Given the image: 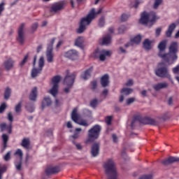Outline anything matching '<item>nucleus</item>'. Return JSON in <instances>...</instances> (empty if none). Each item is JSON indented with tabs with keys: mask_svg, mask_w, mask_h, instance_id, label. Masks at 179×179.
Segmentation results:
<instances>
[{
	"mask_svg": "<svg viewBox=\"0 0 179 179\" xmlns=\"http://www.w3.org/2000/svg\"><path fill=\"white\" fill-rule=\"evenodd\" d=\"M168 86H169V84L164 82V83H161L154 85L153 89L156 90V92H158L159 90L167 88Z\"/></svg>",
	"mask_w": 179,
	"mask_h": 179,
	"instance_id": "nucleus-25",
	"label": "nucleus"
},
{
	"mask_svg": "<svg viewBox=\"0 0 179 179\" xmlns=\"http://www.w3.org/2000/svg\"><path fill=\"white\" fill-rule=\"evenodd\" d=\"M111 43V36L110 34H106L103 38L101 45H108Z\"/></svg>",
	"mask_w": 179,
	"mask_h": 179,
	"instance_id": "nucleus-27",
	"label": "nucleus"
},
{
	"mask_svg": "<svg viewBox=\"0 0 179 179\" xmlns=\"http://www.w3.org/2000/svg\"><path fill=\"white\" fill-rule=\"evenodd\" d=\"M0 128L2 132L6 131L9 134L12 133V123H10L8 125L6 123H1Z\"/></svg>",
	"mask_w": 179,
	"mask_h": 179,
	"instance_id": "nucleus-19",
	"label": "nucleus"
},
{
	"mask_svg": "<svg viewBox=\"0 0 179 179\" xmlns=\"http://www.w3.org/2000/svg\"><path fill=\"white\" fill-rule=\"evenodd\" d=\"M138 122V117H134V119H133L131 123V128L134 129L135 127V124Z\"/></svg>",
	"mask_w": 179,
	"mask_h": 179,
	"instance_id": "nucleus-43",
	"label": "nucleus"
},
{
	"mask_svg": "<svg viewBox=\"0 0 179 179\" xmlns=\"http://www.w3.org/2000/svg\"><path fill=\"white\" fill-rule=\"evenodd\" d=\"M76 79V75L74 73L71 74L70 76H66L64 80V85H66L67 87H72L73 86V82Z\"/></svg>",
	"mask_w": 179,
	"mask_h": 179,
	"instance_id": "nucleus-14",
	"label": "nucleus"
},
{
	"mask_svg": "<svg viewBox=\"0 0 179 179\" xmlns=\"http://www.w3.org/2000/svg\"><path fill=\"white\" fill-rule=\"evenodd\" d=\"M177 52H178V45L177 42L171 43L169 48V52L166 53L165 62L168 65H173L178 59Z\"/></svg>",
	"mask_w": 179,
	"mask_h": 179,
	"instance_id": "nucleus-3",
	"label": "nucleus"
},
{
	"mask_svg": "<svg viewBox=\"0 0 179 179\" xmlns=\"http://www.w3.org/2000/svg\"><path fill=\"white\" fill-rule=\"evenodd\" d=\"M61 81V76H56L52 78V83H53V86L52 88L49 90V93L53 96L54 97L56 96L57 92H58V88H59V83Z\"/></svg>",
	"mask_w": 179,
	"mask_h": 179,
	"instance_id": "nucleus-8",
	"label": "nucleus"
},
{
	"mask_svg": "<svg viewBox=\"0 0 179 179\" xmlns=\"http://www.w3.org/2000/svg\"><path fill=\"white\" fill-rule=\"evenodd\" d=\"M7 118L10 122L12 123L13 122V116L11 112L8 113Z\"/></svg>",
	"mask_w": 179,
	"mask_h": 179,
	"instance_id": "nucleus-52",
	"label": "nucleus"
},
{
	"mask_svg": "<svg viewBox=\"0 0 179 179\" xmlns=\"http://www.w3.org/2000/svg\"><path fill=\"white\" fill-rule=\"evenodd\" d=\"M15 61L12 59H8L4 62V68L6 71L11 70L14 66Z\"/></svg>",
	"mask_w": 179,
	"mask_h": 179,
	"instance_id": "nucleus-21",
	"label": "nucleus"
},
{
	"mask_svg": "<svg viewBox=\"0 0 179 179\" xmlns=\"http://www.w3.org/2000/svg\"><path fill=\"white\" fill-rule=\"evenodd\" d=\"M155 75L158 78H166V79H169V80H172V76L170 73V71H169V69L166 66L159 67L157 69H156Z\"/></svg>",
	"mask_w": 179,
	"mask_h": 179,
	"instance_id": "nucleus-6",
	"label": "nucleus"
},
{
	"mask_svg": "<svg viewBox=\"0 0 179 179\" xmlns=\"http://www.w3.org/2000/svg\"><path fill=\"white\" fill-rule=\"evenodd\" d=\"M142 0H136L135 3H134V6H133L134 7V8H137L138 5L140 3H142Z\"/></svg>",
	"mask_w": 179,
	"mask_h": 179,
	"instance_id": "nucleus-62",
	"label": "nucleus"
},
{
	"mask_svg": "<svg viewBox=\"0 0 179 179\" xmlns=\"http://www.w3.org/2000/svg\"><path fill=\"white\" fill-rule=\"evenodd\" d=\"M176 27V25L175 23H172L169 26V28L166 32V36L167 38L171 37L172 34H173V31L175 30Z\"/></svg>",
	"mask_w": 179,
	"mask_h": 179,
	"instance_id": "nucleus-26",
	"label": "nucleus"
},
{
	"mask_svg": "<svg viewBox=\"0 0 179 179\" xmlns=\"http://www.w3.org/2000/svg\"><path fill=\"white\" fill-rule=\"evenodd\" d=\"M73 143L75 145L78 150H81L83 149V146L81 145L80 143H76V141H73Z\"/></svg>",
	"mask_w": 179,
	"mask_h": 179,
	"instance_id": "nucleus-53",
	"label": "nucleus"
},
{
	"mask_svg": "<svg viewBox=\"0 0 179 179\" xmlns=\"http://www.w3.org/2000/svg\"><path fill=\"white\" fill-rule=\"evenodd\" d=\"M84 43V38L82 36L78 37L75 41V45L81 48Z\"/></svg>",
	"mask_w": 179,
	"mask_h": 179,
	"instance_id": "nucleus-34",
	"label": "nucleus"
},
{
	"mask_svg": "<svg viewBox=\"0 0 179 179\" xmlns=\"http://www.w3.org/2000/svg\"><path fill=\"white\" fill-rule=\"evenodd\" d=\"M103 11L102 8H100L97 12L95 11V8H92L88 15L82 18L80 21V27L77 29L78 34H82L86 29V26H90L92 20L96 17V15L101 13Z\"/></svg>",
	"mask_w": 179,
	"mask_h": 179,
	"instance_id": "nucleus-1",
	"label": "nucleus"
},
{
	"mask_svg": "<svg viewBox=\"0 0 179 179\" xmlns=\"http://www.w3.org/2000/svg\"><path fill=\"white\" fill-rule=\"evenodd\" d=\"M10 94H11V90L9 87H7L5 90L4 92V99L6 100L9 99L10 96Z\"/></svg>",
	"mask_w": 179,
	"mask_h": 179,
	"instance_id": "nucleus-37",
	"label": "nucleus"
},
{
	"mask_svg": "<svg viewBox=\"0 0 179 179\" xmlns=\"http://www.w3.org/2000/svg\"><path fill=\"white\" fill-rule=\"evenodd\" d=\"M81 131H82L81 128H76L74 134H77L79 136L80 132Z\"/></svg>",
	"mask_w": 179,
	"mask_h": 179,
	"instance_id": "nucleus-64",
	"label": "nucleus"
},
{
	"mask_svg": "<svg viewBox=\"0 0 179 179\" xmlns=\"http://www.w3.org/2000/svg\"><path fill=\"white\" fill-rule=\"evenodd\" d=\"M109 76L108 74L103 75L101 78V85L103 87H106L109 85Z\"/></svg>",
	"mask_w": 179,
	"mask_h": 179,
	"instance_id": "nucleus-24",
	"label": "nucleus"
},
{
	"mask_svg": "<svg viewBox=\"0 0 179 179\" xmlns=\"http://www.w3.org/2000/svg\"><path fill=\"white\" fill-rule=\"evenodd\" d=\"M117 52L119 54V55H121V54H126L127 53V50L126 49H124L122 46H120L117 48Z\"/></svg>",
	"mask_w": 179,
	"mask_h": 179,
	"instance_id": "nucleus-40",
	"label": "nucleus"
},
{
	"mask_svg": "<svg viewBox=\"0 0 179 179\" xmlns=\"http://www.w3.org/2000/svg\"><path fill=\"white\" fill-rule=\"evenodd\" d=\"M123 95L127 96L133 92V89L124 87L121 92Z\"/></svg>",
	"mask_w": 179,
	"mask_h": 179,
	"instance_id": "nucleus-36",
	"label": "nucleus"
},
{
	"mask_svg": "<svg viewBox=\"0 0 179 179\" xmlns=\"http://www.w3.org/2000/svg\"><path fill=\"white\" fill-rule=\"evenodd\" d=\"M134 101H135V98L134 97L129 98L127 100V104L128 105L132 104Z\"/></svg>",
	"mask_w": 179,
	"mask_h": 179,
	"instance_id": "nucleus-58",
	"label": "nucleus"
},
{
	"mask_svg": "<svg viewBox=\"0 0 179 179\" xmlns=\"http://www.w3.org/2000/svg\"><path fill=\"white\" fill-rule=\"evenodd\" d=\"M15 168L18 171H21L22 170V160H20L18 163L15 162Z\"/></svg>",
	"mask_w": 179,
	"mask_h": 179,
	"instance_id": "nucleus-48",
	"label": "nucleus"
},
{
	"mask_svg": "<svg viewBox=\"0 0 179 179\" xmlns=\"http://www.w3.org/2000/svg\"><path fill=\"white\" fill-rule=\"evenodd\" d=\"M7 167L6 166H1V164L0 163V179H2V175L4 172H6Z\"/></svg>",
	"mask_w": 179,
	"mask_h": 179,
	"instance_id": "nucleus-39",
	"label": "nucleus"
},
{
	"mask_svg": "<svg viewBox=\"0 0 179 179\" xmlns=\"http://www.w3.org/2000/svg\"><path fill=\"white\" fill-rule=\"evenodd\" d=\"M166 45H167V41L164 40V41H161L157 46V48L159 50L157 55L159 57L162 59L164 62H165L166 57L167 55L166 53L165 52Z\"/></svg>",
	"mask_w": 179,
	"mask_h": 179,
	"instance_id": "nucleus-9",
	"label": "nucleus"
},
{
	"mask_svg": "<svg viewBox=\"0 0 179 179\" xmlns=\"http://www.w3.org/2000/svg\"><path fill=\"white\" fill-rule=\"evenodd\" d=\"M163 0H155V3L153 5V8L155 9H157L159 8V6L161 5V3H162Z\"/></svg>",
	"mask_w": 179,
	"mask_h": 179,
	"instance_id": "nucleus-42",
	"label": "nucleus"
},
{
	"mask_svg": "<svg viewBox=\"0 0 179 179\" xmlns=\"http://www.w3.org/2000/svg\"><path fill=\"white\" fill-rule=\"evenodd\" d=\"M29 144H30V141L29 139L27 138H24L22 140V143H21V145L22 147H23L25 149H29Z\"/></svg>",
	"mask_w": 179,
	"mask_h": 179,
	"instance_id": "nucleus-32",
	"label": "nucleus"
},
{
	"mask_svg": "<svg viewBox=\"0 0 179 179\" xmlns=\"http://www.w3.org/2000/svg\"><path fill=\"white\" fill-rule=\"evenodd\" d=\"M55 38H52L50 45H48L47 48L46 57L48 63L53 62L54 55L52 53V50H53V44L55 43Z\"/></svg>",
	"mask_w": 179,
	"mask_h": 179,
	"instance_id": "nucleus-12",
	"label": "nucleus"
},
{
	"mask_svg": "<svg viewBox=\"0 0 179 179\" xmlns=\"http://www.w3.org/2000/svg\"><path fill=\"white\" fill-rule=\"evenodd\" d=\"M127 30V27L124 25L120 26V27L118 28V33L122 34Z\"/></svg>",
	"mask_w": 179,
	"mask_h": 179,
	"instance_id": "nucleus-44",
	"label": "nucleus"
},
{
	"mask_svg": "<svg viewBox=\"0 0 179 179\" xmlns=\"http://www.w3.org/2000/svg\"><path fill=\"white\" fill-rule=\"evenodd\" d=\"M112 138H113V143H117V142H118V137H117V136H116V134H113L112 135Z\"/></svg>",
	"mask_w": 179,
	"mask_h": 179,
	"instance_id": "nucleus-59",
	"label": "nucleus"
},
{
	"mask_svg": "<svg viewBox=\"0 0 179 179\" xmlns=\"http://www.w3.org/2000/svg\"><path fill=\"white\" fill-rule=\"evenodd\" d=\"M91 85H92V90H95L97 87V82L96 80H94L91 83Z\"/></svg>",
	"mask_w": 179,
	"mask_h": 179,
	"instance_id": "nucleus-60",
	"label": "nucleus"
},
{
	"mask_svg": "<svg viewBox=\"0 0 179 179\" xmlns=\"http://www.w3.org/2000/svg\"><path fill=\"white\" fill-rule=\"evenodd\" d=\"M103 169L108 179H117V172L115 162L112 159L106 161L103 165Z\"/></svg>",
	"mask_w": 179,
	"mask_h": 179,
	"instance_id": "nucleus-2",
	"label": "nucleus"
},
{
	"mask_svg": "<svg viewBox=\"0 0 179 179\" xmlns=\"http://www.w3.org/2000/svg\"><path fill=\"white\" fill-rule=\"evenodd\" d=\"M133 85H134V81H133V80L130 79V80H129L127 82V83L125 84V86H127V87H131V86H132Z\"/></svg>",
	"mask_w": 179,
	"mask_h": 179,
	"instance_id": "nucleus-61",
	"label": "nucleus"
},
{
	"mask_svg": "<svg viewBox=\"0 0 179 179\" xmlns=\"http://www.w3.org/2000/svg\"><path fill=\"white\" fill-rule=\"evenodd\" d=\"M80 115L78 113V109L75 108L73 109L72 113H71V119L73 122H75L77 124L80 126H83L85 127H89V123L85 120H79Z\"/></svg>",
	"mask_w": 179,
	"mask_h": 179,
	"instance_id": "nucleus-7",
	"label": "nucleus"
},
{
	"mask_svg": "<svg viewBox=\"0 0 179 179\" xmlns=\"http://www.w3.org/2000/svg\"><path fill=\"white\" fill-rule=\"evenodd\" d=\"M66 2L64 1H60L51 6L50 9V13H58L62 11L66 6Z\"/></svg>",
	"mask_w": 179,
	"mask_h": 179,
	"instance_id": "nucleus-11",
	"label": "nucleus"
},
{
	"mask_svg": "<svg viewBox=\"0 0 179 179\" xmlns=\"http://www.w3.org/2000/svg\"><path fill=\"white\" fill-rule=\"evenodd\" d=\"M152 175H143L139 178V179H152Z\"/></svg>",
	"mask_w": 179,
	"mask_h": 179,
	"instance_id": "nucleus-55",
	"label": "nucleus"
},
{
	"mask_svg": "<svg viewBox=\"0 0 179 179\" xmlns=\"http://www.w3.org/2000/svg\"><path fill=\"white\" fill-rule=\"evenodd\" d=\"M59 169L57 166H55V167L50 166L45 169V173L48 176L54 175L55 173H59Z\"/></svg>",
	"mask_w": 179,
	"mask_h": 179,
	"instance_id": "nucleus-23",
	"label": "nucleus"
},
{
	"mask_svg": "<svg viewBox=\"0 0 179 179\" xmlns=\"http://www.w3.org/2000/svg\"><path fill=\"white\" fill-rule=\"evenodd\" d=\"M159 19V17H157L156 13L152 11L150 13L144 11L141 13V17L139 20V22L141 24L151 27V26H152Z\"/></svg>",
	"mask_w": 179,
	"mask_h": 179,
	"instance_id": "nucleus-4",
	"label": "nucleus"
},
{
	"mask_svg": "<svg viewBox=\"0 0 179 179\" xmlns=\"http://www.w3.org/2000/svg\"><path fill=\"white\" fill-rule=\"evenodd\" d=\"M10 155H11V152L10 151H8L6 155L3 157V159L5 161L8 162L10 160Z\"/></svg>",
	"mask_w": 179,
	"mask_h": 179,
	"instance_id": "nucleus-49",
	"label": "nucleus"
},
{
	"mask_svg": "<svg viewBox=\"0 0 179 179\" xmlns=\"http://www.w3.org/2000/svg\"><path fill=\"white\" fill-rule=\"evenodd\" d=\"M78 52L76 50H70L64 53V57L71 59L76 60L78 58Z\"/></svg>",
	"mask_w": 179,
	"mask_h": 179,
	"instance_id": "nucleus-16",
	"label": "nucleus"
},
{
	"mask_svg": "<svg viewBox=\"0 0 179 179\" xmlns=\"http://www.w3.org/2000/svg\"><path fill=\"white\" fill-rule=\"evenodd\" d=\"M172 72L175 75H179V65H177L175 68H173Z\"/></svg>",
	"mask_w": 179,
	"mask_h": 179,
	"instance_id": "nucleus-46",
	"label": "nucleus"
},
{
	"mask_svg": "<svg viewBox=\"0 0 179 179\" xmlns=\"http://www.w3.org/2000/svg\"><path fill=\"white\" fill-rule=\"evenodd\" d=\"M142 40V36L141 35H138L134 37V38L131 40V43H133V45L136 44L138 45L141 41Z\"/></svg>",
	"mask_w": 179,
	"mask_h": 179,
	"instance_id": "nucleus-35",
	"label": "nucleus"
},
{
	"mask_svg": "<svg viewBox=\"0 0 179 179\" xmlns=\"http://www.w3.org/2000/svg\"><path fill=\"white\" fill-rule=\"evenodd\" d=\"M37 98V87H34L29 95V99L32 101H36Z\"/></svg>",
	"mask_w": 179,
	"mask_h": 179,
	"instance_id": "nucleus-29",
	"label": "nucleus"
},
{
	"mask_svg": "<svg viewBox=\"0 0 179 179\" xmlns=\"http://www.w3.org/2000/svg\"><path fill=\"white\" fill-rule=\"evenodd\" d=\"M111 120H112V117L111 116H108L106 117V123L108 125L111 124Z\"/></svg>",
	"mask_w": 179,
	"mask_h": 179,
	"instance_id": "nucleus-57",
	"label": "nucleus"
},
{
	"mask_svg": "<svg viewBox=\"0 0 179 179\" xmlns=\"http://www.w3.org/2000/svg\"><path fill=\"white\" fill-rule=\"evenodd\" d=\"M99 143H94L91 147V155L92 157H96L99 154Z\"/></svg>",
	"mask_w": 179,
	"mask_h": 179,
	"instance_id": "nucleus-17",
	"label": "nucleus"
},
{
	"mask_svg": "<svg viewBox=\"0 0 179 179\" xmlns=\"http://www.w3.org/2000/svg\"><path fill=\"white\" fill-rule=\"evenodd\" d=\"M7 106L6 103H2L1 106H0V114L3 113V112L6 109Z\"/></svg>",
	"mask_w": 179,
	"mask_h": 179,
	"instance_id": "nucleus-56",
	"label": "nucleus"
},
{
	"mask_svg": "<svg viewBox=\"0 0 179 179\" xmlns=\"http://www.w3.org/2000/svg\"><path fill=\"white\" fill-rule=\"evenodd\" d=\"M15 155L20 156V160H22L23 152L22 150H17L15 152Z\"/></svg>",
	"mask_w": 179,
	"mask_h": 179,
	"instance_id": "nucleus-50",
	"label": "nucleus"
},
{
	"mask_svg": "<svg viewBox=\"0 0 179 179\" xmlns=\"http://www.w3.org/2000/svg\"><path fill=\"white\" fill-rule=\"evenodd\" d=\"M28 57H29L28 55H25V57H24L22 61L20 62L21 66H24L26 64V62H27Z\"/></svg>",
	"mask_w": 179,
	"mask_h": 179,
	"instance_id": "nucleus-54",
	"label": "nucleus"
},
{
	"mask_svg": "<svg viewBox=\"0 0 179 179\" xmlns=\"http://www.w3.org/2000/svg\"><path fill=\"white\" fill-rule=\"evenodd\" d=\"M90 104L92 108H96L98 105V100L96 99H92L90 101Z\"/></svg>",
	"mask_w": 179,
	"mask_h": 179,
	"instance_id": "nucleus-41",
	"label": "nucleus"
},
{
	"mask_svg": "<svg viewBox=\"0 0 179 179\" xmlns=\"http://www.w3.org/2000/svg\"><path fill=\"white\" fill-rule=\"evenodd\" d=\"M45 61L43 57H40L39 62H38V65L39 69L33 68L31 73V78H36L39 74L41 73L43 67L44 66Z\"/></svg>",
	"mask_w": 179,
	"mask_h": 179,
	"instance_id": "nucleus-10",
	"label": "nucleus"
},
{
	"mask_svg": "<svg viewBox=\"0 0 179 179\" xmlns=\"http://www.w3.org/2000/svg\"><path fill=\"white\" fill-rule=\"evenodd\" d=\"M143 124H150V125H154V126H156L158 124V123L155 120L151 119V118H145Z\"/></svg>",
	"mask_w": 179,
	"mask_h": 179,
	"instance_id": "nucleus-31",
	"label": "nucleus"
},
{
	"mask_svg": "<svg viewBox=\"0 0 179 179\" xmlns=\"http://www.w3.org/2000/svg\"><path fill=\"white\" fill-rule=\"evenodd\" d=\"M3 10H4V3L2 2L1 3H0V15Z\"/></svg>",
	"mask_w": 179,
	"mask_h": 179,
	"instance_id": "nucleus-63",
	"label": "nucleus"
},
{
	"mask_svg": "<svg viewBox=\"0 0 179 179\" xmlns=\"http://www.w3.org/2000/svg\"><path fill=\"white\" fill-rule=\"evenodd\" d=\"M95 53L99 54V59L101 62H104L106 60V57H110L111 55L110 51L105 50H99V49H96Z\"/></svg>",
	"mask_w": 179,
	"mask_h": 179,
	"instance_id": "nucleus-15",
	"label": "nucleus"
},
{
	"mask_svg": "<svg viewBox=\"0 0 179 179\" xmlns=\"http://www.w3.org/2000/svg\"><path fill=\"white\" fill-rule=\"evenodd\" d=\"M154 40H150L148 38H146L144 40L143 43V48L145 50H150L152 48V43H154Z\"/></svg>",
	"mask_w": 179,
	"mask_h": 179,
	"instance_id": "nucleus-20",
	"label": "nucleus"
},
{
	"mask_svg": "<svg viewBox=\"0 0 179 179\" xmlns=\"http://www.w3.org/2000/svg\"><path fill=\"white\" fill-rule=\"evenodd\" d=\"M104 25H105V18L101 17L99 21V27H103Z\"/></svg>",
	"mask_w": 179,
	"mask_h": 179,
	"instance_id": "nucleus-47",
	"label": "nucleus"
},
{
	"mask_svg": "<svg viewBox=\"0 0 179 179\" xmlns=\"http://www.w3.org/2000/svg\"><path fill=\"white\" fill-rule=\"evenodd\" d=\"M38 27V24L37 22H35L32 24L31 27V32H35Z\"/></svg>",
	"mask_w": 179,
	"mask_h": 179,
	"instance_id": "nucleus-45",
	"label": "nucleus"
},
{
	"mask_svg": "<svg viewBox=\"0 0 179 179\" xmlns=\"http://www.w3.org/2000/svg\"><path fill=\"white\" fill-rule=\"evenodd\" d=\"M52 104V100L49 96H45L42 103V108H44L45 106H49Z\"/></svg>",
	"mask_w": 179,
	"mask_h": 179,
	"instance_id": "nucleus-30",
	"label": "nucleus"
},
{
	"mask_svg": "<svg viewBox=\"0 0 179 179\" xmlns=\"http://www.w3.org/2000/svg\"><path fill=\"white\" fill-rule=\"evenodd\" d=\"M1 139H2V141H3V148L1 150V152H3V151L5 150H6V148L8 147V141H9V136L6 134H3L1 136Z\"/></svg>",
	"mask_w": 179,
	"mask_h": 179,
	"instance_id": "nucleus-22",
	"label": "nucleus"
},
{
	"mask_svg": "<svg viewBox=\"0 0 179 179\" xmlns=\"http://www.w3.org/2000/svg\"><path fill=\"white\" fill-rule=\"evenodd\" d=\"M25 109L30 113H34L35 110L34 104L30 103H27V106H25Z\"/></svg>",
	"mask_w": 179,
	"mask_h": 179,
	"instance_id": "nucleus-33",
	"label": "nucleus"
},
{
	"mask_svg": "<svg viewBox=\"0 0 179 179\" xmlns=\"http://www.w3.org/2000/svg\"><path fill=\"white\" fill-rule=\"evenodd\" d=\"M129 18V15L123 14L122 15V17L120 18V20H122V22H126L127 20H128Z\"/></svg>",
	"mask_w": 179,
	"mask_h": 179,
	"instance_id": "nucleus-51",
	"label": "nucleus"
},
{
	"mask_svg": "<svg viewBox=\"0 0 179 179\" xmlns=\"http://www.w3.org/2000/svg\"><path fill=\"white\" fill-rule=\"evenodd\" d=\"M178 162H179V157H169L168 159L162 161L161 163L164 166H168Z\"/></svg>",
	"mask_w": 179,
	"mask_h": 179,
	"instance_id": "nucleus-18",
	"label": "nucleus"
},
{
	"mask_svg": "<svg viewBox=\"0 0 179 179\" xmlns=\"http://www.w3.org/2000/svg\"><path fill=\"white\" fill-rule=\"evenodd\" d=\"M93 68L90 67L89 69H87V71H85L82 75H81V78L83 80H87L89 79V78L91 77V73L92 72Z\"/></svg>",
	"mask_w": 179,
	"mask_h": 179,
	"instance_id": "nucleus-28",
	"label": "nucleus"
},
{
	"mask_svg": "<svg viewBox=\"0 0 179 179\" xmlns=\"http://www.w3.org/2000/svg\"><path fill=\"white\" fill-rule=\"evenodd\" d=\"M22 102H19L15 106V111L16 113H21V112H22Z\"/></svg>",
	"mask_w": 179,
	"mask_h": 179,
	"instance_id": "nucleus-38",
	"label": "nucleus"
},
{
	"mask_svg": "<svg viewBox=\"0 0 179 179\" xmlns=\"http://www.w3.org/2000/svg\"><path fill=\"white\" fill-rule=\"evenodd\" d=\"M25 24L22 23L20 25V27L18 29V37L17 38V41H19L20 43L23 44L24 42V29Z\"/></svg>",
	"mask_w": 179,
	"mask_h": 179,
	"instance_id": "nucleus-13",
	"label": "nucleus"
},
{
	"mask_svg": "<svg viewBox=\"0 0 179 179\" xmlns=\"http://www.w3.org/2000/svg\"><path fill=\"white\" fill-rule=\"evenodd\" d=\"M102 127L99 124H96L94 127H92L89 131H88V142H94L95 140H96L99 136V134L101 131Z\"/></svg>",
	"mask_w": 179,
	"mask_h": 179,
	"instance_id": "nucleus-5",
	"label": "nucleus"
}]
</instances>
